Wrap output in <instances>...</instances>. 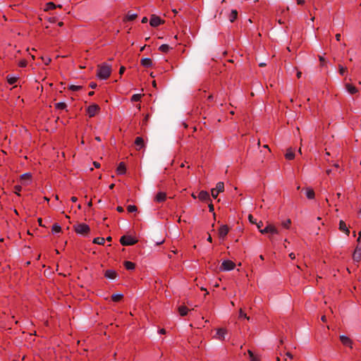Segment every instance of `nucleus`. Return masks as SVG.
I'll use <instances>...</instances> for the list:
<instances>
[{"label": "nucleus", "mask_w": 361, "mask_h": 361, "mask_svg": "<svg viewBox=\"0 0 361 361\" xmlns=\"http://www.w3.org/2000/svg\"><path fill=\"white\" fill-rule=\"evenodd\" d=\"M111 73V66L102 63L98 66L97 76L102 80L107 79Z\"/></svg>", "instance_id": "1"}, {"label": "nucleus", "mask_w": 361, "mask_h": 361, "mask_svg": "<svg viewBox=\"0 0 361 361\" xmlns=\"http://www.w3.org/2000/svg\"><path fill=\"white\" fill-rule=\"evenodd\" d=\"M137 240L130 235H123L120 239V243L122 245L128 246L135 245Z\"/></svg>", "instance_id": "2"}, {"label": "nucleus", "mask_w": 361, "mask_h": 361, "mask_svg": "<svg viewBox=\"0 0 361 361\" xmlns=\"http://www.w3.org/2000/svg\"><path fill=\"white\" fill-rule=\"evenodd\" d=\"M224 190V184L223 182L217 183L216 188L212 190V196L216 199L219 192H223Z\"/></svg>", "instance_id": "3"}, {"label": "nucleus", "mask_w": 361, "mask_h": 361, "mask_svg": "<svg viewBox=\"0 0 361 361\" xmlns=\"http://www.w3.org/2000/svg\"><path fill=\"white\" fill-rule=\"evenodd\" d=\"M75 230L78 233L84 235L87 233L90 228L89 226L85 224H80L75 227Z\"/></svg>", "instance_id": "4"}, {"label": "nucleus", "mask_w": 361, "mask_h": 361, "mask_svg": "<svg viewBox=\"0 0 361 361\" xmlns=\"http://www.w3.org/2000/svg\"><path fill=\"white\" fill-rule=\"evenodd\" d=\"M164 23L159 16L156 15H152L149 20V24L152 27H157L158 25Z\"/></svg>", "instance_id": "5"}, {"label": "nucleus", "mask_w": 361, "mask_h": 361, "mask_svg": "<svg viewBox=\"0 0 361 361\" xmlns=\"http://www.w3.org/2000/svg\"><path fill=\"white\" fill-rule=\"evenodd\" d=\"M235 264L230 260H225L221 264V269L224 271H230L235 268Z\"/></svg>", "instance_id": "6"}, {"label": "nucleus", "mask_w": 361, "mask_h": 361, "mask_svg": "<svg viewBox=\"0 0 361 361\" xmlns=\"http://www.w3.org/2000/svg\"><path fill=\"white\" fill-rule=\"evenodd\" d=\"M99 110V106L97 104H92L87 108V113L90 117L94 116L97 112Z\"/></svg>", "instance_id": "7"}, {"label": "nucleus", "mask_w": 361, "mask_h": 361, "mask_svg": "<svg viewBox=\"0 0 361 361\" xmlns=\"http://www.w3.org/2000/svg\"><path fill=\"white\" fill-rule=\"evenodd\" d=\"M340 341L343 345L353 348V341L349 337L341 335L340 336Z\"/></svg>", "instance_id": "8"}, {"label": "nucleus", "mask_w": 361, "mask_h": 361, "mask_svg": "<svg viewBox=\"0 0 361 361\" xmlns=\"http://www.w3.org/2000/svg\"><path fill=\"white\" fill-rule=\"evenodd\" d=\"M228 227L226 225H223L219 228V235L221 238H224L228 233Z\"/></svg>", "instance_id": "9"}, {"label": "nucleus", "mask_w": 361, "mask_h": 361, "mask_svg": "<svg viewBox=\"0 0 361 361\" xmlns=\"http://www.w3.org/2000/svg\"><path fill=\"white\" fill-rule=\"evenodd\" d=\"M353 260L357 262H358L361 260V248H359V247L355 248L353 255Z\"/></svg>", "instance_id": "10"}, {"label": "nucleus", "mask_w": 361, "mask_h": 361, "mask_svg": "<svg viewBox=\"0 0 361 361\" xmlns=\"http://www.w3.org/2000/svg\"><path fill=\"white\" fill-rule=\"evenodd\" d=\"M198 198L202 201L210 200L209 195L207 191L202 190L199 195Z\"/></svg>", "instance_id": "11"}, {"label": "nucleus", "mask_w": 361, "mask_h": 361, "mask_svg": "<svg viewBox=\"0 0 361 361\" xmlns=\"http://www.w3.org/2000/svg\"><path fill=\"white\" fill-rule=\"evenodd\" d=\"M166 198V194L163 192H159L154 197V200L157 202H162Z\"/></svg>", "instance_id": "12"}, {"label": "nucleus", "mask_w": 361, "mask_h": 361, "mask_svg": "<svg viewBox=\"0 0 361 361\" xmlns=\"http://www.w3.org/2000/svg\"><path fill=\"white\" fill-rule=\"evenodd\" d=\"M32 177L31 173H25L20 176V180L23 184H27Z\"/></svg>", "instance_id": "13"}, {"label": "nucleus", "mask_w": 361, "mask_h": 361, "mask_svg": "<svg viewBox=\"0 0 361 361\" xmlns=\"http://www.w3.org/2000/svg\"><path fill=\"white\" fill-rule=\"evenodd\" d=\"M345 86L346 90L351 94H355L358 92L357 89L351 84L346 83Z\"/></svg>", "instance_id": "14"}, {"label": "nucleus", "mask_w": 361, "mask_h": 361, "mask_svg": "<svg viewBox=\"0 0 361 361\" xmlns=\"http://www.w3.org/2000/svg\"><path fill=\"white\" fill-rule=\"evenodd\" d=\"M135 144L137 146V149H140L145 147L144 140L141 137H136Z\"/></svg>", "instance_id": "15"}, {"label": "nucleus", "mask_w": 361, "mask_h": 361, "mask_svg": "<svg viewBox=\"0 0 361 361\" xmlns=\"http://www.w3.org/2000/svg\"><path fill=\"white\" fill-rule=\"evenodd\" d=\"M339 229L347 235H348L350 233V231L348 228L345 223L343 220H341L339 222Z\"/></svg>", "instance_id": "16"}, {"label": "nucleus", "mask_w": 361, "mask_h": 361, "mask_svg": "<svg viewBox=\"0 0 361 361\" xmlns=\"http://www.w3.org/2000/svg\"><path fill=\"white\" fill-rule=\"evenodd\" d=\"M285 157L287 159H289V160H291V159H294L295 153H294L293 149L292 148H288L287 149V152H286V153L285 154Z\"/></svg>", "instance_id": "17"}, {"label": "nucleus", "mask_w": 361, "mask_h": 361, "mask_svg": "<svg viewBox=\"0 0 361 361\" xmlns=\"http://www.w3.org/2000/svg\"><path fill=\"white\" fill-rule=\"evenodd\" d=\"M141 64L145 67H151L152 66V61L149 58H144L141 59Z\"/></svg>", "instance_id": "18"}, {"label": "nucleus", "mask_w": 361, "mask_h": 361, "mask_svg": "<svg viewBox=\"0 0 361 361\" xmlns=\"http://www.w3.org/2000/svg\"><path fill=\"white\" fill-rule=\"evenodd\" d=\"M116 272L113 270H106L105 272V276L111 279H116Z\"/></svg>", "instance_id": "19"}, {"label": "nucleus", "mask_w": 361, "mask_h": 361, "mask_svg": "<svg viewBox=\"0 0 361 361\" xmlns=\"http://www.w3.org/2000/svg\"><path fill=\"white\" fill-rule=\"evenodd\" d=\"M216 334L219 339L224 340L225 338V335L226 334V330L225 329H218Z\"/></svg>", "instance_id": "20"}, {"label": "nucleus", "mask_w": 361, "mask_h": 361, "mask_svg": "<svg viewBox=\"0 0 361 361\" xmlns=\"http://www.w3.org/2000/svg\"><path fill=\"white\" fill-rule=\"evenodd\" d=\"M126 169L125 164L123 162H121L117 167V173L118 174H124L126 173Z\"/></svg>", "instance_id": "21"}, {"label": "nucleus", "mask_w": 361, "mask_h": 361, "mask_svg": "<svg viewBox=\"0 0 361 361\" xmlns=\"http://www.w3.org/2000/svg\"><path fill=\"white\" fill-rule=\"evenodd\" d=\"M61 5H56L53 2H49L47 4L46 8L44 10L49 11V10L54 9L56 8H61Z\"/></svg>", "instance_id": "22"}, {"label": "nucleus", "mask_w": 361, "mask_h": 361, "mask_svg": "<svg viewBox=\"0 0 361 361\" xmlns=\"http://www.w3.org/2000/svg\"><path fill=\"white\" fill-rule=\"evenodd\" d=\"M124 266H125L126 269L128 270H133L135 267V264L129 261H125Z\"/></svg>", "instance_id": "23"}, {"label": "nucleus", "mask_w": 361, "mask_h": 361, "mask_svg": "<svg viewBox=\"0 0 361 361\" xmlns=\"http://www.w3.org/2000/svg\"><path fill=\"white\" fill-rule=\"evenodd\" d=\"M178 312L181 316H185L188 314L189 310L185 306H180L178 308Z\"/></svg>", "instance_id": "24"}, {"label": "nucleus", "mask_w": 361, "mask_h": 361, "mask_svg": "<svg viewBox=\"0 0 361 361\" xmlns=\"http://www.w3.org/2000/svg\"><path fill=\"white\" fill-rule=\"evenodd\" d=\"M238 11L236 10H232L229 16L230 22L233 23L237 18Z\"/></svg>", "instance_id": "25"}, {"label": "nucleus", "mask_w": 361, "mask_h": 361, "mask_svg": "<svg viewBox=\"0 0 361 361\" xmlns=\"http://www.w3.org/2000/svg\"><path fill=\"white\" fill-rule=\"evenodd\" d=\"M306 195L308 199H313L314 197V192L311 188H307L306 192Z\"/></svg>", "instance_id": "26"}, {"label": "nucleus", "mask_w": 361, "mask_h": 361, "mask_svg": "<svg viewBox=\"0 0 361 361\" xmlns=\"http://www.w3.org/2000/svg\"><path fill=\"white\" fill-rule=\"evenodd\" d=\"M123 298V295L121 293L114 294L111 296V299L114 302H118Z\"/></svg>", "instance_id": "27"}, {"label": "nucleus", "mask_w": 361, "mask_h": 361, "mask_svg": "<svg viewBox=\"0 0 361 361\" xmlns=\"http://www.w3.org/2000/svg\"><path fill=\"white\" fill-rule=\"evenodd\" d=\"M104 241H105L104 238H100V237L95 238L93 240V243L95 244H98V245H103L104 243Z\"/></svg>", "instance_id": "28"}, {"label": "nucleus", "mask_w": 361, "mask_h": 361, "mask_svg": "<svg viewBox=\"0 0 361 361\" xmlns=\"http://www.w3.org/2000/svg\"><path fill=\"white\" fill-rule=\"evenodd\" d=\"M18 77H12L10 75L7 76V81L11 85L14 84L18 80Z\"/></svg>", "instance_id": "29"}, {"label": "nucleus", "mask_w": 361, "mask_h": 361, "mask_svg": "<svg viewBox=\"0 0 361 361\" xmlns=\"http://www.w3.org/2000/svg\"><path fill=\"white\" fill-rule=\"evenodd\" d=\"M159 49L162 52H168L170 49V47L168 44H162L159 47Z\"/></svg>", "instance_id": "30"}, {"label": "nucleus", "mask_w": 361, "mask_h": 361, "mask_svg": "<svg viewBox=\"0 0 361 361\" xmlns=\"http://www.w3.org/2000/svg\"><path fill=\"white\" fill-rule=\"evenodd\" d=\"M247 353L250 355L251 361H260L259 359L250 350H248Z\"/></svg>", "instance_id": "31"}, {"label": "nucleus", "mask_w": 361, "mask_h": 361, "mask_svg": "<svg viewBox=\"0 0 361 361\" xmlns=\"http://www.w3.org/2000/svg\"><path fill=\"white\" fill-rule=\"evenodd\" d=\"M55 106L58 109H65L66 108L67 105L64 102H59V103H56L55 104Z\"/></svg>", "instance_id": "32"}, {"label": "nucleus", "mask_w": 361, "mask_h": 361, "mask_svg": "<svg viewBox=\"0 0 361 361\" xmlns=\"http://www.w3.org/2000/svg\"><path fill=\"white\" fill-rule=\"evenodd\" d=\"M269 233L271 234H277L279 233V231L274 225L269 224Z\"/></svg>", "instance_id": "33"}, {"label": "nucleus", "mask_w": 361, "mask_h": 361, "mask_svg": "<svg viewBox=\"0 0 361 361\" xmlns=\"http://www.w3.org/2000/svg\"><path fill=\"white\" fill-rule=\"evenodd\" d=\"M61 231V228L58 224H54L52 226V231L55 233H59Z\"/></svg>", "instance_id": "34"}, {"label": "nucleus", "mask_w": 361, "mask_h": 361, "mask_svg": "<svg viewBox=\"0 0 361 361\" xmlns=\"http://www.w3.org/2000/svg\"><path fill=\"white\" fill-rule=\"evenodd\" d=\"M137 15L136 13H131L130 12H128L127 18L128 20H133L137 18Z\"/></svg>", "instance_id": "35"}, {"label": "nucleus", "mask_w": 361, "mask_h": 361, "mask_svg": "<svg viewBox=\"0 0 361 361\" xmlns=\"http://www.w3.org/2000/svg\"><path fill=\"white\" fill-rule=\"evenodd\" d=\"M142 97V94H135L132 96L131 101L133 102H137L139 101Z\"/></svg>", "instance_id": "36"}, {"label": "nucleus", "mask_w": 361, "mask_h": 361, "mask_svg": "<svg viewBox=\"0 0 361 361\" xmlns=\"http://www.w3.org/2000/svg\"><path fill=\"white\" fill-rule=\"evenodd\" d=\"M239 317L240 318H245L247 320L250 321V317H247L246 314H245L243 311L242 309H240V311H239Z\"/></svg>", "instance_id": "37"}, {"label": "nucleus", "mask_w": 361, "mask_h": 361, "mask_svg": "<svg viewBox=\"0 0 361 361\" xmlns=\"http://www.w3.org/2000/svg\"><path fill=\"white\" fill-rule=\"evenodd\" d=\"M137 207L135 205H128L127 207V210L128 212H135L137 211Z\"/></svg>", "instance_id": "38"}, {"label": "nucleus", "mask_w": 361, "mask_h": 361, "mask_svg": "<svg viewBox=\"0 0 361 361\" xmlns=\"http://www.w3.org/2000/svg\"><path fill=\"white\" fill-rule=\"evenodd\" d=\"M81 88H82L81 86H80V85H71L70 87H69V89L73 90V91H78Z\"/></svg>", "instance_id": "39"}, {"label": "nucleus", "mask_w": 361, "mask_h": 361, "mask_svg": "<svg viewBox=\"0 0 361 361\" xmlns=\"http://www.w3.org/2000/svg\"><path fill=\"white\" fill-rule=\"evenodd\" d=\"M259 232L262 234H266L269 233V224H268L264 228L260 229Z\"/></svg>", "instance_id": "40"}, {"label": "nucleus", "mask_w": 361, "mask_h": 361, "mask_svg": "<svg viewBox=\"0 0 361 361\" xmlns=\"http://www.w3.org/2000/svg\"><path fill=\"white\" fill-rule=\"evenodd\" d=\"M290 224H291L290 219H287L286 221L282 223V226L286 228H288Z\"/></svg>", "instance_id": "41"}, {"label": "nucleus", "mask_w": 361, "mask_h": 361, "mask_svg": "<svg viewBox=\"0 0 361 361\" xmlns=\"http://www.w3.org/2000/svg\"><path fill=\"white\" fill-rule=\"evenodd\" d=\"M248 219L250 223H252L253 224H256V220L254 219V217L252 216V214H249Z\"/></svg>", "instance_id": "42"}, {"label": "nucleus", "mask_w": 361, "mask_h": 361, "mask_svg": "<svg viewBox=\"0 0 361 361\" xmlns=\"http://www.w3.org/2000/svg\"><path fill=\"white\" fill-rule=\"evenodd\" d=\"M16 193L19 196L20 195V191L21 190V186L20 185H16L15 186Z\"/></svg>", "instance_id": "43"}, {"label": "nucleus", "mask_w": 361, "mask_h": 361, "mask_svg": "<svg viewBox=\"0 0 361 361\" xmlns=\"http://www.w3.org/2000/svg\"><path fill=\"white\" fill-rule=\"evenodd\" d=\"M345 72V68L343 67L342 66H339V73L341 75H344Z\"/></svg>", "instance_id": "44"}, {"label": "nucleus", "mask_w": 361, "mask_h": 361, "mask_svg": "<svg viewBox=\"0 0 361 361\" xmlns=\"http://www.w3.org/2000/svg\"><path fill=\"white\" fill-rule=\"evenodd\" d=\"M27 65V61L25 60H22L19 62V66L20 67H25Z\"/></svg>", "instance_id": "45"}, {"label": "nucleus", "mask_w": 361, "mask_h": 361, "mask_svg": "<svg viewBox=\"0 0 361 361\" xmlns=\"http://www.w3.org/2000/svg\"><path fill=\"white\" fill-rule=\"evenodd\" d=\"M42 59L44 61L46 65H48L51 61V59L49 58L44 59L43 57H42Z\"/></svg>", "instance_id": "46"}, {"label": "nucleus", "mask_w": 361, "mask_h": 361, "mask_svg": "<svg viewBox=\"0 0 361 361\" xmlns=\"http://www.w3.org/2000/svg\"><path fill=\"white\" fill-rule=\"evenodd\" d=\"M255 224L257 225L259 230L262 229V226H263L262 221H259L258 223L256 222Z\"/></svg>", "instance_id": "47"}, {"label": "nucleus", "mask_w": 361, "mask_h": 361, "mask_svg": "<svg viewBox=\"0 0 361 361\" xmlns=\"http://www.w3.org/2000/svg\"><path fill=\"white\" fill-rule=\"evenodd\" d=\"M209 209L210 212H213L214 210V205L211 203L209 204Z\"/></svg>", "instance_id": "48"}, {"label": "nucleus", "mask_w": 361, "mask_h": 361, "mask_svg": "<svg viewBox=\"0 0 361 361\" xmlns=\"http://www.w3.org/2000/svg\"><path fill=\"white\" fill-rule=\"evenodd\" d=\"M124 71H125V67L124 66H121L120 68V71H119L120 75H122L124 73Z\"/></svg>", "instance_id": "49"}, {"label": "nucleus", "mask_w": 361, "mask_h": 361, "mask_svg": "<svg viewBox=\"0 0 361 361\" xmlns=\"http://www.w3.org/2000/svg\"><path fill=\"white\" fill-rule=\"evenodd\" d=\"M90 87L91 88H92V89H94V88H96V87H97V84H96V83H94V82H91V83L90 84Z\"/></svg>", "instance_id": "50"}, {"label": "nucleus", "mask_w": 361, "mask_h": 361, "mask_svg": "<svg viewBox=\"0 0 361 361\" xmlns=\"http://www.w3.org/2000/svg\"><path fill=\"white\" fill-rule=\"evenodd\" d=\"M116 210L118 212H123V208L121 206H118L117 208H116Z\"/></svg>", "instance_id": "51"}, {"label": "nucleus", "mask_w": 361, "mask_h": 361, "mask_svg": "<svg viewBox=\"0 0 361 361\" xmlns=\"http://www.w3.org/2000/svg\"><path fill=\"white\" fill-rule=\"evenodd\" d=\"M286 355L287 357H288L289 358H290V359H293V355H292L290 353H289V352H287V353H286Z\"/></svg>", "instance_id": "52"}, {"label": "nucleus", "mask_w": 361, "mask_h": 361, "mask_svg": "<svg viewBox=\"0 0 361 361\" xmlns=\"http://www.w3.org/2000/svg\"><path fill=\"white\" fill-rule=\"evenodd\" d=\"M297 4L298 5H302L305 4V0H297Z\"/></svg>", "instance_id": "53"}, {"label": "nucleus", "mask_w": 361, "mask_h": 361, "mask_svg": "<svg viewBox=\"0 0 361 361\" xmlns=\"http://www.w3.org/2000/svg\"><path fill=\"white\" fill-rule=\"evenodd\" d=\"M289 257L292 259H294L295 258V255L293 252H291L289 254Z\"/></svg>", "instance_id": "54"}, {"label": "nucleus", "mask_w": 361, "mask_h": 361, "mask_svg": "<svg viewBox=\"0 0 361 361\" xmlns=\"http://www.w3.org/2000/svg\"><path fill=\"white\" fill-rule=\"evenodd\" d=\"M147 21H148V19H147V17L142 18V23H146Z\"/></svg>", "instance_id": "55"}, {"label": "nucleus", "mask_w": 361, "mask_h": 361, "mask_svg": "<svg viewBox=\"0 0 361 361\" xmlns=\"http://www.w3.org/2000/svg\"><path fill=\"white\" fill-rule=\"evenodd\" d=\"M94 166L96 167V168H99L100 166V164L97 162V161H94Z\"/></svg>", "instance_id": "56"}, {"label": "nucleus", "mask_w": 361, "mask_h": 361, "mask_svg": "<svg viewBox=\"0 0 361 361\" xmlns=\"http://www.w3.org/2000/svg\"><path fill=\"white\" fill-rule=\"evenodd\" d=\"M336 40L339 41L341 39V34H336Z\"/></svg>", "instance_id": "57"}, {"label": "nucleus", "mask_w": 361, "mask_h": 361, "mask_svg": "<svg viewBox=\"0 0 361 361\" xmlns=\"http://www.w3.org/2000/svg\"><path fill=\"white\" fill-rule=\"evenodd\" d=\"M159 333L161 334H165L166 330L164 329H160Z\"/></svg>", "instance_id": "58"}, {"label": "nucleus", "mask_w": 361, "mask_h": 361, "mask_svg": "<svg viewBox=\"0 0 361 361\" xmlns=\"http://www.w3.org/2000/svg\"><path fill=\"white\" fill-rule=\"evenodd\" d=\"M77 200H78V199H77V197H71V201H72V202H75Z\"/></svg>", "instance_id": "59"}, {"label": "nucleus", "mask_w": 361, "mask_h": 361, "mask_svg": "<svg viewBox=\"0 0 361 361\" xmlns=\"http://www.w3.org/2000/svg\"><path fill=\"white\" fill-rule=\"evenodd\" d=\"M302 73L300 71L297 72V77L298 78H300L301 77Z\"/></svg>", "instance_id": "60"}, {"label": "nucleus", "mask_w": 361, "mask_h": 361, "mask_svg": "<svg viewBox=\"0 0 361 361\" xmlns=\"http://www.w3.org/2000/svg\"><path fill=\"white\" fill-rule=\"evenodd\" d=\"M321 319H322V322H326V316H324H324H322V318H321Z\"/></svg>", "instance_id": "61"}, {"label": "nucleus", "mask_w": 361, "mask_h": 361, "mask_svg": "<svg viewBox=\"0 0 361 361\" xmlns=\"http://www.w3.org/2000/svg\"><path fill=\"white\" fill-rule=\"evenodd\" d=\"M207 241L212 243V238L211 237V235H209L208 238H207Z\"/></svg>", "instance_id": "62"}, {"label": "nucleus", "mask_w": 361, "mask_h": 361, "mask_svg": "<svg viewBox=\"0 0 361 361\" xmlns=\"http://www.w3.org/2000/svg\"><path fill=\"white\" fill-rule=\"evenodd\" d=\"M358 242H361V232L359 233V238H357Z\"/></svg>", "instance_id": "63"}, {"label": "nucleus", "mask_w": 361, "mask_h": 361, "mask_svg": "<svg viewBox=\"0 0 361 361\" xmlns=\"http://www.w3.org/2000/svg\"><path fill=\"white\" fill-rule=\"evenodd\" d=\"M152 85L154 87H155V88L157 87V82L155 80L152 81Z\"/></svg>", "instance_id": "64"}]
</instances>
